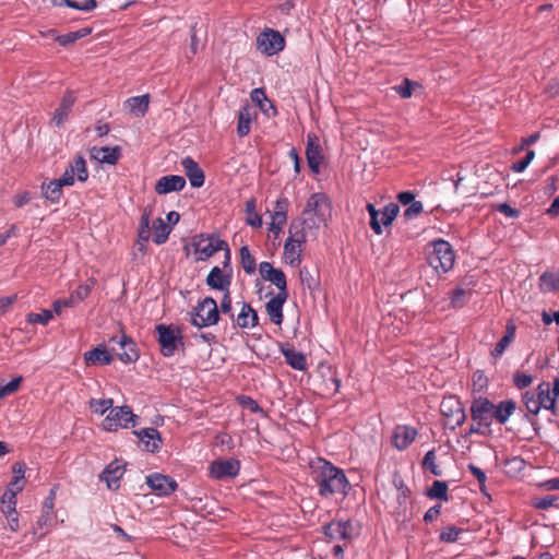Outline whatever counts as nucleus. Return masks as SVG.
<instances>
[{"instance_id": "nucleus-1", "label": "nucleus", "mask_w": 559, "mask_h": 559, "mask_svg": "<svg viewBox=\"0 0 559 559\" xmlns=\"http://www.w3.org/2000/svg\"><path fill=\"white\" fill-rule=\"evenodd\" d=\"M311 467L320 496L346 495L349 490L350 484L345 473L329 461L318 459L311 464Z\"/></svg>"}, {"instance_id": "nucleus-2", "label": "nucleus", "mask_w": 559, "mask_h": 559, "mask_svg": "<svg viewBox=\"0 0 559 559\" xmlns=\"http://www.w3.org/2000/svg\"><path fill=\"white\" fill-rule=\"evenodd\" d=\"M331 217V203L326 194L322 192L312 193L307 200L306 206L298 221L293 224H301L305 231L318 229L325 225Z\"/></svg>"}, {"instance_id": "nucleus-3", "label": "nucleus", "mask_w": 559, "mask_h": 559, "mask_svg": "<svg viewBox=\"0 0 559 559\" xmlns=\"http://www.w3.org/2000/svg\"><path fill=\"white\" fill-rule=\"evenodd\" d=\"M430 246L427 258L429 265L439 274L449 272L455 260L452 246L443 239L433 240Z\"/></svg>"}, {"instance_id": "nucleus-4", "label": "nucleus", "mask_w": 559, "mask_h": 559, "mask_svg": "<svg viewBox=\"0 0 559 559\" xmlns=\"http://www.w3.org/2000/svg\"><path fill=\"white\" fill-rule=\"evenodd\" d=\"M288 238L284 245V259L290 265H298L301 261L302 245L307 240V231L301 224H290Z\"/></svg>"}, {"instance_id": "nucleus-5", "label": "nucleus", "mask_w": 559, "mask_h": 559, "mask_svg": "<svg viewBox=\"0 0 559 559\" xmlns=\"http://www.w3.org/2000/svg\"><path fill=\"white\" fill-rule=\"evenodd\" d=\"M219 310L212 297H205L193 310L192 324L198 328L212 326L218 322Z\"/></svg>"}, {"instance_id": "nucleus-6", "label": "nucleus", "mask_w": 559, "mask_h": 559, "mask_svg": "<svg viewBox=\"0 0 559 559\" xmlns=\"http://www.w3.org/2000/svg\"><path fill=\"white\" fill-rule=\"evenodd\" d=\"M138 424V416L129 406L112 407L103 421L106 431H117L120 428L134 427Z\"/></svg>"}, {"instance_id": "nucleus-7", "label": "nucleus", "mask_w": 559, "mask_h": 559, "mask_svg": "<svg viewBox=\"0 0 559 559\" xmlns=\"http://www.w3.org/2000/svg\"><path fill=\"white\" fill-rule=\"evenodd\" d=\"M157 340L160 352L165 357H170L182 345V335L178 328L173 325L158 324L156 328Z\"/></svg>"}, {"instance_id": "nucleus-8", "label": "nucleus", "mask_w": 559, "mask_h": 559, "mask_svg": "<svg viewBox=\"0 0 559 559\" xmlns=\"http://www.w3.org/2000/svg\"><path fill=\"white\" fill-rule=\"evenodd\" d=\"M440 412L445 418V425L455 429L464 424L466 414L460 400L455 396H448L441 401Z\"/></svg>"}, {"instance_id": "nucleus-9", "label": "nucleus", "mask_w": 559, "mask_h": 559, "mask_svg": "<svg viewBox=\"0 0 559 559\" xmlns=\"http://www.w3.org/2000/svg\"><path fill=\"white\" fill-rule=\"evenodd\" d=\"M192 247L194 248L197 259L205 261L209 258H211L215 252L225 249L226 241L219 239L217 236L214 235L201 234L194 237Z\"/></svg>"}, {"instance_id": "nucleus-10", "label": "nucleus", "mask_w": 559, "mask_h": 559, "mask_svg": "<svg viewBox=\"0 0 559 559\" xmlns=\"http://www.w3.org/2000/svg\"><path fill=\"white\" fill-rule=\"evenodd\" d=\"M257 48L267 57L277 55L285 48V38L278 31L265 28L257 37Z\"/></svg>"}, {"instance_id": "nucleus-11", "label": "nucleus", "mask_w": 559, "mask_h": 559, "mask_svg": "<svg viewBox=\"0 0 559 559\" xmlns=\"http://www.w3.org/2000/svg\"><path fill=\"white\" fill-rule=\"evenodd\" d=\"M60 178L67 187L73 186L75 180L85 182L88 178V170L85 159L82 156H75L69 163Z\"/></svg>"}, {"instance_id": "nucleus-12", "label": "nucleus", "mask_w": 559, "mask_h": 559, "mask_svg": "<svg viewBox=\"0 0 559 559\" xmlns=\"http://www.w3.org/2000/svg\"><path fill=\"white\" fill-rule=\"evenodd\" d=\"M538 397L539 405L542 408L556 413V401L559 397V378L554 380V384L550 382H542L537 386L535 393Z\"/></svg>"}, {"instance_id": "nucleus-13", "label": "nucleus", "mask_w": 559, "mask_h": 559, "mask_svg": "<svg viewBox=\"0 0 559 559\" xmlns=\"http://www.w3.org/2000/svg\"><path fill=\"white\" fill-rule=\"evenodd\" d=\"M146 485L158 496H169L178 487L177 481L173 477L159 473L147 475Z\"/></svg>"}, {"instance_id": "nucleus-14", "label": "nucleus", "mask_w": 559, "mask_h": 559, "mask_svg": "<svg viewBox=\"0 0 559 559\" xmlns=\"http://www.w3.org/2000/svg\"><path fill=\"white\" fill-rule=\"evenodd\" d=\"M240 471V462L236 459L214 461L209 466V474L214 479L235 477Z\"/></svg>"}, {"instance_id": "nucleus-15", "label": "nucleus", "mask_w": 559, "mask_h": 559, "mask_svg": "<svg viewBox=\"0 0 559 559\" xmlns=\"http://www.w3.org/2000/svg\"><path fill=\"white\" fill-rule=\"evenodd\" d=\"M493 403L486 397H477L472 402L471 416L478 426L489 427L491 425L490 416L492 415Z\"/></svg>"}, {"instance_id": "nucleus-16", "label": "nucleus", "mask_w": 559, "mask_h": 559, "mask_svg": "<svg viewBox=\"0 0 559 559\" xmlns=\"http://www.w3.org/2000/svg\"><path fill=\"white\" fill-rule=\"evenodd\" d=\"M306 158L310 170L313 174H319L323 155L319 138L313 133L307 135Z\"/></svg>"}, {"instance_id": "nucleus-17", "label": "nucleus", "mask_w": 559, "mask_h": 559, "mask_svg": "<svg viewBox=\"0 0 559 559\" xmlns=\"http://www.w3.org/2000/svg\"><path fill=\"white\" fill-rule=\"evenodd\" d=\"M418 436L416 428L409 425H397L392 432V444L399 451L406 450Z\"/></svg>"}, {"instance_id": "nucleus-18", "label": "nucleus", "mask_w": 559, "mask_h": 559, "mask_svg": "<svg viewBox=\"0 0 559 559\" xmlns=\"http://www.w3.org/2000/svg\"><path fill=\"white\" fill-rule=\"evenodd\" d=\"M324 534L332 539L349 540L354 536V526L349 520H336L323 528Z\"/></svg>"}, {"instance_id": "nucleus-19", "label": "nucleus", "mask_w": 559, "mask_h": 559, "mask_svg": "<svg viewBox=\"0 0 559 559\" xmlns=\"http://www.w3.org/2000/svg\"><path fill=\"white\" fill-rule=\"evenodd\" d=\"M186 187V179L178 175H167L160 177L154 187L157 194H168L171 192L181 191Z\"/></svg>"}, {"instance_id": "nucleus-20", "label": "nucleus", "mask_w": 559, "mask_h": 559, "mask_svg": "<svg viewBox=\"0 0 559 559\" xmlns=\"http://www.w3.org/2000/svg\"><path fill=\"white\" fill-rule=\"evenodd\" d=\"M75 95L73 91H67L61 98L59 107L53 112L51 123L56 127H61L69 118L72 107L75 103Z\"/></svg>"}, {"instance_id": "nucleus-21", "label": "nucleus", "mask_w": 559, "mask_h": 559, "mask_svg": "<svg viewBox=\"0 0 559 559\" xmlns=\"http://www.w3.org/2000/svg\"><path fill=\"white\" fill-rule=\"evenodd\" d=\"M126 472L122 462L116 460L110 462L100 474V479L106 481L109 489H118L119 481Z\"/></svg>"}, {"instance_id": "nucleus-22", "label": "nucleus", "mask_w": 559, "mask_h": 559, "mask_svg": "<svg viewBox=\"0 0 559 559\" xmlns=\"http://www.w3.org/2000/svg\"><path fill=\"white\" fill-rule=\"evenodd\" d=\"M206 284L211 288L228 292L231 284V270L225 271L214 266L206 277Z\"/></svg>"}, {"instance_id": "nucleus-23", "label": "nucleus", "mask_w": 559, "mask_h": 559, "mask_svg": "<svg viewBox=\"0 0 559 559\" xmlns=\"http://www.w3.org/2000/svg\"><path fill=\"white\" fill-rule=\"evenodd\" d=\"M111 342L120 346L121 352L118 353V357L122 362L131 364L138 360L139 353L135 343L129 336L122 334L120 337H112Z\"/></svg>"}, {"instance_id": "nucleus-24", "label": "nucleus", "mask_w": 559, "mask_h": 559, "mask_svg": "<svg viewBox=\"0 0 559 559\" xmlns=\"http://www.w3.org/2000/svg\"><path fill=\"white\" fill-rule=\"evenodd\" d=\"M182 169L186 173V176L188 177L190 185L193 188H200L204 185L205 176L201 167L198 165V163L187 156L181 159L180 162Z\"/></svg>"}, {"instance_id": "nucleus-25", "label": "nucleus", "mask_w": 559, "mask_h": 559, "mask_svg": "<svg viewBox=\"0 0 559 559\" xmlns=\"http://www.w3.org/2000/svg\"><path fill=\"white\" fill-rule=\"evenodd\" d=\"M287 292H278L265 305L266 312L273 323L280 325L283 322V306L287 299Z\"/></svg>"}, {"instance_id": "nucleus-26", "label": "nucleus", "mask_w": 559, "mask_h": 559, "mask_svg": "<svg viewBox=\"0 0 559 559\" xmlns=\"http://www.w3.org/2000/svg\"><path fill=\"white\" fill-rule=\"evenodd\" d=\"M236 326L240 329H253L259 324L257 311L247 302H242L237 317L233 319Z\"/></svg>"}, {"instance_id": "nucleus-27", "label": "nucleus", "mask_w": 559, "mask_h": 559, "mask_svg": "<svg viewBox=\"0 0 559 559\" xmlns=\"http://www.w3.org/2000/svg\"><path fill=\"white\" fill-rule=\"evenodd\" d=\"M144 449L148 452H156L162 445L159 432L155 428H143L134 431Z\"/></svg>"}, {"instance_id": "nucleus-28", "label": "nucleus", "mask_w": 559, "mask_h": 559, "mask_svg": "<svg viewBox=\"0 0 559 559\" xmlns=\"http://www.w3.org/2000/svg\"><path fill=\"white\" fill-rule=\"evenodd\" d=\"M92 157L102 164L114 165L118 162L120 157V148L118 146L94 147L92 150Z\"/></svg>"}, {"instance_id": "nucleus-29", "label": "nucleus", "mask_w": 559, "mask_h": 559, "mask_svg": "<svg viewBox=\"0 0 559 559\" xmlns=\"http://www.w3.org/2000/svg\"><path fill=\"white\" fill-rule=\"evenodd\" d=\"M254 117H255V112L253 111L252 107L246 105L239 109L237 134L240 138L249 134L250 129H251V122Z\"/></svg>"}, {"instance_id": "nucleus-30", "label": "nucleus", "mask_w": 559, "mask_h": 559, "mask_svg": "<svg viewBox=\"0 0 559 559\" xmlns=\"http://www.w3.org/2000/svg\"><path fill=\"white\" fill-rule=\"evenodd\" d=\"M515 409L516 404L514 401L504 400L498 403L497 405L493 404L492 416L499 424L503 425L509 420V418L511 417Z\"/></svg>"}, {"instance_id": "nucleus-31", "label": "nucleus", "mask_w": 559, "mask_h": 559, "mask_svg": "<svg viewBox=\"0 0 559 559\" xmlns=\"http://www.w3.org/2000/svg\"><path fill=\"white\" fill-rule=\"evenodd\" d=\"M62 187L67 186L61 181V178L43 182L41 192L44 198L51 203H58L62 195Z\"/></svg>"}, {"instance_id": "nucleus-32", "label": "nucleus", "mask_w": 559, "mask_h": 559, "mask_svg": "<svg viewBox=\"0 0 559 559\" xmlns=\"http://www.w3.org/2000/svg\"><path fill=\"white\" fill-rule=\"evenodd\" d=\"M84 359L87 365H110L112 356L105 347H95L84 354Z\"/></svg>"}, {"instance_id": "nucleus-33", "label": "nucleus", "mask_w": 559, "mask_h": 559, "mask_svg": "<svg viewBox=\"0 0 559 559\" xmlns=\"http://www.w3.org/2000/svg\"><path fill=\"white\" fill-rule=\"evenodd\" d=\"M127 106L129 110L135 116V117H143L148 109L150 104V96L148 94L141 95V96H134L127 99Z\"/></svg>"}, {"instance_id": "nucleus-34", "label": "nucleus", "mask_w": 559, "mask_h": 559, "mask_svg": "<svg viewBox=\"0 0 559 559\" xmlns=\"http://www.w3.org/2000/svg\"><path fill=\"white\" fill-rule=\"evenodd\" d=\"M153 236L152 239L156 245H163L167 241L171 231V226L167 225L162 217L153 221L152 224Z\"/></svg>"}, {"instance_id": "nucleus-35", "label": "nucleus", "mask_w": 559, "mask_h": 559, "mask_svg": "<svg viewBox=\"0 0 559 559\" xmlns=\"http://www.w3.org/2000/svg\"><path fill=\"white\" fill-rule=\"evenodd\" d=\"M286 362L296 370H305L307 368V359L306 356L294 349V348H287L282 350Z\"/></svg>"}, {"instance_id": "nucleus-36", "label": "nucleus", "mask_w": 559, "mask_h": 559, "mask_svg": "<svg viewBox=\"0 0 559 559\" xmlns=\"http://www.w3.org/2000/svg\"><path fill=\"white\" fill-rule=\"evenodd\" d=\"M151 214L152 211L148 207H145L139 223L138 228V236L139 240L142 242H147L152 235V227H151Z\"/></svg>"}, {"instance_id": "nucleus-37", "label": "nucleus", "mask_w": 559, "mask_h": 559, "mask_svg": "<svg viewBox=\"0 0 559 559\" xmlns=\"http://www.w3.org/2000/svg\"><path fill=\"white\" fill-rule=\"evenodd\" d=\"M91 33L90 28H81L75 32H70L63 35H57L53 29L49 31L48 34L53 36L55 40H57L61 46H68L80 38L85 37Z\"/></svg>"}, {"instance_id": "nucleus-38", "label": "nucleus", "mask_w": 559, "mask_h": 559, "mask_svg": "<svg viewBox=\"0 0 559 559\" xmlns=\"http://www.w3.org/2000/svg\"><path fill=\"white\" fill-rule=\"evenodd\" d=\"M539 288L544 293L559 290V275L550 272H545L539 277Z\"/></svg>"}, {"instance_id": "nucleus-39", "label": "nucleus", "mask_w": 559, "mask_h": 559, "mask_svg": "<svg viewBox=\"0 0 559 559\" xmlns=\"http://www.w3.org/2000/svg\"><path fill=\"white\" fill-rule=\"evenodd\" d=\"M240 262L243 271L247 274H253L257 270L255 259L250 253V250L247 246H242L239 250Z\"/></svg>"}, {"instance_id": "nucleus-40", "label": "nucleus", "mask_w": 559, "mask_h": 559, "mask_svg": "<svg viewBox=\"0 0 559 559\" xmlns=\"http://www.w3.org/2000/svg\"><path fill=\"white\" fill-rule=\"evenodd\" d=\"M427 495L431 499H441L443 501H448L449 497L447 483L435 480Z\"/></svg>"}, {"instance_id": "nucleus-41", "label": "nucleus", "mask_w": 559, "mask_h": 559, "mask_svg": "<svg viewBox=\"0 0 559 559\" xmlns=\"http://www.w3.org/2000/svg\"><path fill=\"white\" fill-rule=\"evenodd\" d=\"M400 212V206L396 203H389L386 204L382 211L380 212L381 215V226H389L392 224V222L395 219Z\"/></svg>"}, {"instance_id": "nucleus-42", "label": "nucleus", "mask_w": 559, "mask_h": 559, "mask_svg": "<svg viewBox=\"0 0 559 559\" xmlns=\"http://www.w3.org/2000/svg\"><path fill=\"white\" fill-rule=\"evenodd\" d=\"M52 514H48L45 512H41L39 519L36 522V525L33 528V534L37 535L39 538L44 537L49 532V524L52 520Z\"/></svg>"}, {"instance_id": "nucleus-43", "label": "nucleus", "mask_w": 559, "mask_h": 559, "mask_svg": "<svg viewBox=\"0 0 559 559\" xmlns=\"http://www.w3.org/2000/svg\"><path fill=\"white\" fill-rule=\"evenodd\" d=\"M88 405L94 413L104 415L107 411L110 412L114 401L112 399H91Z\"/></svg>"}, {"instance_id": "nucleus-44", "label": "nucleus", "mask_w": 559, "mask_h": 559, "mask_svg": "<svg viewBox=\"0 0 559 559\" xmlns=\"http://www.w3.org/2000/svg\"><path fill=\"white\" fill-rule=\"evenodd\" d=\"M396 488L399 512H406L408 504H411V490L404 486L403 481L396 484Z\"/></svg>"}, {"instance_id": "nucleus-45", "label": "nucleus", "mask_w": 559, "mask_h": 559, "mask_svg": "<svg viewBox=\"0 0 559 559\" xmlns=\"http://www.w3.org/2000/svg\"><path fill=\"white\" fill-rule=\"evenodd\" d=\"M523 402L527 412L532 415H537L542 409V406L539 405V401L535 392H525L523 395Z\"/></svg>"}, {"instance_id": "nucleus-46", "label": "nucleus", "mask_w": 559, "mask_h": 559, "mask_svg": "<svg viewBox=\"0 0 559 559\" xmlns=\"http://www.w3.org/2000/svg\"><path fill=\"white\" fill-rule=\"evenodd\" d=\"M246 212H247V224L251 227L259 228L262 226V218L261 216L255 212V204L253 200H250L246 204Z\"/></svg>"}, {"instance_id": "nucleus-47", "label": "nucleus", "mask_w": 559, "mask_h": 559, "mask_svg": "<svg viewBox=\"0 0 559 559\" xmlns=\"http://www.w3.org/2000/svg\"><path fill=\"white\" fill-rule=\"evenodd\" d=\"M423 467L435 476H440L442 474V471L436 463L435 450H430L425 454L423 460Z\"/></svg>"}, {"instance_id": "nucleus-48", "label": "nucleus", "mask_w": 559, "mask_h": 559, "mask_svg": "<svg viewBox=\"0 0 559 559\" xmlns=\"http://www.w3.org/2000/svg\"><path fill=\"white\" fill-rule=\"evenodd\" d=\"M21 381V377L13 378L8 383H4L3 380H0V399L13 394L19 389Z\"/></svg>"}, {"instance_id": "nucleus-49", "label": "nucleus", "mask_w": 559, "mask_h": 559, "mask_svg": "<svg viewBox=\"0 0 559 559\" xmlns=\"http://www.w3.org/2000/svg\"><path fill=\"white\" fill-rule=\"evenodd\" d=\"M367 211L370 215V227L371 229L374 231V234L377 235H381L382 234V226H381V223L379 221V215H380V212L376 209V206L371 203H368L367 204Z\"/></svg>"}, {"instance_id": "nucleus-50", "label": "nucleus", "mask_w": 559, "mask_h": 559, "mask_svg": "<svg viewBox=\"0 0 559 559\" xmlns=\"http://www.w3.org/2000/svg\"><path fill=\"white\" fill-rule=\"evenodd\" d=\"M367 211L370 215V227L371 229L374 231V234L377 235H381L382 234V226H381V223L379 221V215H380V212L376 209V206L371 203H368L367 204Z\"/></svg>"}, {"instance_id": "nucleus-51", "label": "nucleus", "mask_w": 559, "mask_h": 559, "mask_svg": "<svg viewBox=\"0 0 559 559\" xmlns=\"http://www.w3.org/2000/svg\"><path fill=\"white\" fill-rule=\"evenodd\" d=\"M367 211L370 215V227L371 229L374 231V234L377 235H381L382 234V226H381V223L379 221V215H380V212L376 209V206L371 203H368L367 204Z\"/></svg>"}, {"instance_id": "nucleus-52", "label": "nucleus", "mask_w": 559, "mask_h": 559, "mask_svg": "<svg viewBox=\"0 0 559 559\" xmlns=\"http://www.w3.org/2000/svg\"><path fill=\"white\" fill-rule=\"evenodd\" d=\"M367 211L370 215V227L371 229L374 231V234L377 235H381L382 234V226H381V223L379 221V215H380V212L376 209V206L371 203H368L367 204Z\"/></svg>"}, {"instance_id": "nucleus-53", "label": "nucleus", "mask_w": 559, "mask_h": 559, "mask_svg": "<svg viewBox=\"0 0 559 559\" xmlns=\"http://www.w3.org/2000/svg\"><path fill=\"white\" fill-rule=\"evenodd\" d=\"M53 318L52 311L45 309L39 313H28L27 314V322L28 323H39L43 325H46L49 323V321Z\"/></svg>"}, {"instance_id": "nucleus-54", "label": "nucleus", "mask_w": 559, "mask_h": 559, "mask_svg": "<svg viewBox=\"0 0 559 559\" xmlns=\"http://www.w3.org/2000/svg\"><path fill=\"white\" fill-rule=\"evenodd\" d=\"M463 533L461 528L455 526H447L440 533V540L444 543H455Z\"/></svg>"}, {"instance_id": "nucleus-55", "label": "nucleus", "mask_w": 559, "mask_h": 559, "mask_svg": "<svg viewBox=\"0 0 559 559\" xmlns=\"http://www.w3.org/2000/svg\"><path fill=\"white\" fill-rule=\"evenodd\" d=\"M267 282H271L273 285H275L280 292H287L286 276L282 270L275 269Z\"/></svg>"}, {"instance_id": "nucleus-56", "label": "nucleus", "mask_w": 559, "mask_h": 559, "mask_svg": "<svg viewBox=\"0 0 559 559\" xmlns=\"http://www.w3.org/2000/svg\"><path fill=\"white\" fill-rule=\"evenodd\" d=\"M415 86H417L416 83L405 79L400 85H396L394 90L402 98H409Z\"/></svg>"}, {"instance_id": "nucleus-57", "label": "nucleus", "mask_w": 559, "mask_h": 559, "mask_svg": "<svg viewBox=\"0 0 559 559\" xmlns=\"http://www.w3.org/2000/svg\"><path fill=\"white\" fill-rule=\"evenodd\" d=\"M534 156H535L534 151H532V150L527 151L524 158L512 164V166H511L512 171L523 173L527 168V166L532 163V160L534 159Z\"/></svg>"}, {"instance_id": "nucleus-58", "label": "nucleus", "mask_w": 559, "mask_h": 559, "mask_svg": "<svg viewBox=\"0 0 559 559\" xmlns=\"http://www.w3.org/2000/svg\"><path fill=\"white\" fill-rule=\"evenodd\" d=\"M467 299V293L465 289L457 287L451 294V305L454 308H461L464 306Z\"/></svg>"}, {"instance_id": "nucleus-59", "label": "nucleus", "mask_w": 559, "mask_h": 559, "mask_svg": "<svg viewBox=\"0 0 559 559\" xmlns=\"http://www.w3.org/2000/svg\"><path fill=\"white\" fill-rule=\"evenodd\" d=\"M67 5L81 11H91L96 8L95 0H76V1H67Z\"/></svg>"}, {"instance_id": "nucleus-60", "label": "nucleus", "mask_w": 559, "mask_h": 559, "mask_svg": "<svg viewBox=\"0 0 559 559\" xmlns=\"http://www.w3.org/2000/svg\"><path fill=\"white\" fill-rule=\"evenodd\" d=\"M423 211V203L415 200L413 203L408 204V207L404 211L403 215L409 221L416 218Z\"/></svg>"}, {"instance_id": "nucleus-61", "label": "nucleus", "mask_w": 559, "mask_h": 559, "mask_svg": "<svg viewBox=\"0 0 559 559\" xmlns=\"http://www.w3.org/2000/svg\"><path fill=\"white\" fill-rule=\"evenodd\" d=\"M513 382L518 389L522 390L532 384L533 378L526 373L515 372L513 374Z\"/></svg>"}, {"instance_id": "nucleus-62", "label": "nucleus", "mask_w": 559, "mask_h": 559, "mask_svg": "<svg viewBox=\"0 0 559 559\" xmlns=\"http://www.w3.org/2000/svg\"><path fill=\"white\" fill-rule=\"evenodd\" d=\"M91 289L92 287L87 284L80 285L74 292H72L70 296L78 305L80 301H83L90 295Z\"/></svg>"}, {"instance_id": "nucleus-63", "label": "nucleus", "mask_w": 559, "mask_h": 559, "mask_svg": "<svg viewBox=\"0 0 559 559\" xmlns=\"http://www.w3.org/2000/svg\"><path fill=\"white\" fill-rule=\"evenodd\" d=\"M56 495H57V488L53 487V488L50 489L48 496L46 497V499H45V501L43 503L41 512H45V513L53 515Z\"/></svg>"}, {"instance_id": "nucleus-64", "label": "nucleus", "mask_w": 559, "mask_h": 559, "mask_svg": "<svg viewBox=\"0 0 559 559\" xmlns=\"http://www.w3.org/2000/svg\"><path fill=\"white\" fill-rule=\"evenodd\" d=\"M3 512L4 511H16V493L5 491L2 497Z\"/></svg>"}]
</instances>
